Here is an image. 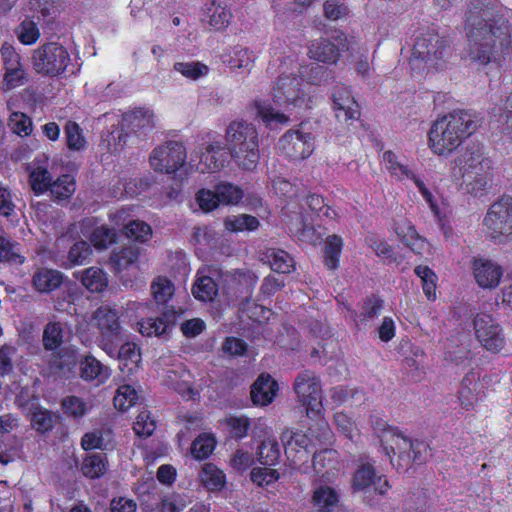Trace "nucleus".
I'll return each mask as SVG.
<instances>
[{"mask_svg": "<svg viewBox=\"0 0 512 512\" xmlns=\"http://www.w3.org/2000/svg\"><path fill=\"white\" fill-rule=\"evenodd\" d=\"M227 62L232 68H248L253 62V55L247 48L237 46Z\"/></svg>", "mask_w": 512, "mask_h": 512, "instance_id": "62", "label": "nucleus"}, {"mask_svg": "<svg viewBox=\"0 0 512 512\" xmlns=\"http://www.w3.org/2000/svg\"><path fill=\"white\" fill-rule=\"evenodd\" d=\"M139 248L136 246H127L119 251H113L109 263L116 272H120L132 264H134L139 257Z\"/></svg>", "mask_w": 512, "mask_h": 512, "instance_id": "33", "label": "nucleus"}, {"mask_svg": "<svg viewBox=\"0 0 512 512\" xmlns=\"http://www.w3.org/2000/svg\"><path fill=\"white\" fill-rule=\"evenodd\" d=\"M53 182L51 173L45 168L37 167L30 173L31 187L37 195L50 191Z\"/></svg>", "mask_w": 512, "mask_h": 512, "instance_id": "47", "label": "nucleus"}, {"mask_svg": "<svg viewBox=\"0 0 512 512\" xmlns=\"http://www.w3.org/2000/svg\"><path fill=\"white\" fill-rule=\"evenodd\" d=\"M173 68L185 78L193 81L206 76L209 72V67L199 61L176 62Z\"/></svg>", "mask_w": 512, "mask_h": 512, "instance_id": "44", "label": "nucleus"}, {"mask_svg": "<svg viewBox=\"0 0 512 512\" xmlns=\"http://www.w3.org/2000/svg\"><path fill=\"white\" fill-rule=\"evenodd\" d=\"M125 335L118 341L111 343V348L108 346L102 348L110 357H116L120 361H130L136 364L140 360V350L135 343L124 342Z\"/></svg>", "mask_w": 512, "mask_h": 512, "instance_id": "27", "label": "nucleus"}, {"mask_svg": "<svg viewBox=\"0 0 512 512\" xmlns=\"http://www.w3.org/2000/svg\"><path fill=\"white\" fill-rule=\"evenodd\" d=\"M33 69L42 76L59 77L65 73L76 74L80 70L73 63L68 50L58 42H47L33 51Z\"/></svg>", "mask_w": 512, "mask_h": 512, "instance_id": "4", "label": "nucleus"}, {"mask_svg": "<svg viewBox=\"0 0 512 512\" xmlns=\"http://www.w3.org/2000/svg\"><path fill=\"white\" fill-rule=\"evenodd\" d=\"M80 281L91 293H101L108 286L107 274L98 267H90L82 271Z\"/></svg>", "mask_w": 512, "mask_h": 512, "instance_id": "30", "label": "nucleus"}, {"mask_svg": "<svg viewBox=\"0 0 512 512\" xmlns=\"http://www.w3.org/2000/svg\"><path fill=\"white\" fill-rule=\"evenodd\" d=\"M28 81L29 77L23 64L18 67H11L5 70L3 76V85L5 90H12L26 84Z\"/></svg>", "mask_w": 512, "mask_h": 512, "instance_id": "54", "label": "nucleus"}, {"mask_svg": "<svg viewBox=\"0 0 512 512\" xmlns=\"http://www.w3.org/2000/svg\"><path fill=\"white\" fill-rule=\"evenodd\" d=\"M40 36L36 23L32 20L25 19L19 26L18 38L23 44H33Z\"/></svg>", "mask_w": 512, "mask_h": 512, "instance_id": "64", "label": "nucleus"}, {"mask_svg": "<svg viewBox=\"0 0 512 512\" xmlns=\"http://www.w3.org/2000/svg\"><path fill=\"white\" fill-rule=\"evenodd\" d=\"M483 224L495 240L512 236V197L504 195L495 201L489 207Z\"/></svg>", "mask_w": 512, "mask_h": 512, "instance_id": "9", "label": "nucleus"}, {"mask_svg": "<svg viewBox=\"0 0 512 512\" xmlns=\"http://www.w3.org/2000/svg\"><path fill=\"white\" fill-rule=\"evenodd\" d=\"M116 240L114 229L106 226L96 227L90 236V241L96 249L103 250L108 248Z\"/></svg>", "mask_w": 512, "mask_h": 512, "instance_id": "57", "label": "nucleus"}, {"mask_svg": "<svg viewBox=\"0 0 512 512\" xmlns=\"http://www.w3.org/2000/svg\"><path fill=\"white\" fill-rule=\"evenodd\" d=\"M94 319L100 333V346L111 348V343L118 341L125 335L119 323V315L115 309L101 306L95 311Z\"/></svg>", "mask_w": 512, "mask_h": 512, "instance_id": "15", "label": "nucleus"}, {"mask_svg": "<svg viewBox=\"0 0 512 512\" xmlns=\"http://www.w3.org/2000/svg\"><path fill=\"white\" fill-rule=\"evenodd\" d=\"M259 226V220L247 214L228 217L225 219V227L230 231H253Z\"/></svg>", "mask_w": 512, "mask_h": 512, "instance_id": "51", "label": "nucleus"}, {"mask_svg": "<svg viewBox=\"0 0 512 512\" xmlns=\"http://www.w3.org/2000/svg\"><path fill=\"white\" fill-rule=\"evenodd\" d=\"M154 127L153 112L145 108H137L126 112L122 116L120 126L114 127L109 133L107 141L114 145V150L122 148L127 141L129 133L142 134Z\"/></svg>", "mask_w": 512, "mask_h": 512, "instance_id": "8", "label": "nucleus"}, {"mask_svg": "<svg viewBox=\"0 0 512 512\" xmlns=\"http://www.w3.org/2000/svg\"><path fill=\"white\" fill-rule=\"evenodd\" d=\"M354 491H362L363 501L370 506L377 504L374 498L370 497L372 490L379 496H384L390 489L388 480L384 475H378L374 466L369 462L361 463L353 476Z\"/></svg>", "mask_w": 512, "mask_h": 512, "instance_id": "11", "label": "nucleus"}, {"mask_svg": "<svg viewBox=\"0 0 512 512\" xmlns=\"http://www.w3.org/2000/svg\"><path fill=\"white\" fill-rule=\"evenodd\" d=\"M8 125L12 132L19 136H28L32 132L31 118L21 112L12 113Z\"/></svg>", "mask_w": 512, "mask_h": 512, "instance_id": "61", "label": "nucleus"}, {"mask_svg": "<svg viewBox=\"0 0 512 512\" xmlns=\"http://www.w3.org/2000/svg\"><path fill=\"white\" fill-rule=\"evenodd\" d=\"M302 79L306 80L313 85H322L329 83L334 79V73L331 69L318 63H312L302 68Z\"/></svg>", "mask_w": 512, "mask_h": 512, "instance_id": "35", "label": "nucleus"}, {"mask_svg": "<svg viewBox=\"0 0 512 512\" xmlns=\"http://www.w3.org/2000/svg\"><path fill=\"white\" fill-rule=\"evenodd\" d=\"M92 247L90 243L84 240L75 241L69 248L67 255V267L74 265H83L92 255Z\"/></svg>", "mask_w": 512, "mask_h": 512, "instance_id": "42", "label": "nucleus"}, {"mask_svg": "<svg viewBox=\"0 0 512 512\" xmlns=\"http://www.w3.org/2000/svg\"><path fill=\"white\" fill-rule=\"evenodd\" d=\"M155 428V421L151 418V413L148 410L141 411L133 424L135 434L144 438L151 436Z\"/></svg>", "mask_w": 512, "mask_h": 512, "instance_id": "60", "label": "nucleus"}, {"mask_svg": "<svg viewBox=\"0 0 512 512\" xmlns=\"http://www.w3.org/2000/svg\"><path fill=\"white\" fill-rule=\"evenodd\" d=\"M215 439L208 434H200L191 445V454L195 459L207 458L215 448Z\"/></svg>", "mask_w": 512, "mask_h": 512, "instance_id": "49", "label": "nucleus"}, {"mask_svg": "<svg viewBox=\"0 0 512 512\" xmlns=\"http://www.w3.org/2000/svg\"><path fill=\"white\" fill-rule=\"evenodd\" d=\"M208 11L211 12L209 16V24L215 30H223L230 23L232 14L228 9H226V7H223L220 4L216 5L213 2L212 7L208 8Z\"/></svg>", "mask_w": 512, "mask_h": 512, "instance_id": "58", "label": "nucleus"}, {"mask_svg": "<svg viewBox=\"0 0 512 512\" xmlns=\"http://www.w3.org/2000/svg\"><path fill=\"white\" fill-rule=\"evenodd\" d=\"M65 141L69 150L81 151L86 147V140L80 126L73 121H68L64 128Z\"/></svg>", "mask_w": 512, "mask_h": 512, "instance_id": "45", "label": "nucleus"}, {"mask_svg": "<svg viewBox=\"0 0 512 512\" xmlns=\"http://www.w3.org/2000/svg\"><path fill=\"white\" fill-rule=\"evenodd\" d=\"M250 478L252 482L259 486L269 485L279 478V473L277 470L268 467H255L250 473Z\"/></svg>", "mask_w": 512, "mask_h": 512, "instance_id": "63", "label": "nucleus"}, {"mask_svg": "<svg viewBox=\"0 0 512 512\" xmlns=\"http://www.w3.org/2000/svg\"><path fill=\"white\" fill-rule=\"evenodd\" d=\"M331 100L339 121L346 122L360 116L359 107L346 86L335 85L331 92Z\"/></svg>", "mask_w": 512, "mask_h": 512, "instance_id": "18", "label": "nucleus"}, {"mask_svg": "<svg viewBox=\"0 0 512 512\" xmlns=\"http://www.w3.org/2000/svg\"><path fill=\"white\" fill-rule=\"evenodd\" d=\"M63 342V329L60 323L50 322L43 331V346L46 350H55Z\"/></svg>", "mask_w": 512, "mask_h": 512, "instance_id": "50", "label": "nucleus"}, {"mask_svg": "<svg viewBox=\"0 0 512 512\" xmlns=\"http://www.w3.org/2000/svg\"><path fill=\"white\" fill-rule=\"evenodd\" d=\"M62 282L63 275L56 270L43 268L38 270L33 276V285L41 293H49L57 289Z\"/></svg>", "mask_w": 512, "mask_h": 512, "instance_id": "28", "label": "nucleus"}, {"mask_svg": "<svg viewBox=\"0 0 512 512\" xmlns=\"http://www.w3.org/2000/svg\"><path fill=\"white\" fill-rule=\"evenodd\" d=\"M449 54V41L438 33L429 31L417 38L410 65L413 70H421L425 67L439 69Z\"/></svg>", "mask_w": 512, "mask_h": 512, "instance_id": "5", "label": "nucleus"}, {"mask_svg": "<svg viewBox=\"0 0 512 512\" xmlns=\"http://www.w3.org/2000/svg\"><path fill=\"white\" fill-rule=\"evenodd\" d=\"M278 391L277 382L269 374H261L251 386V399L255 405L270 404Z\"/></svg>", "mask_w": 512, "mask_h": 512, "instance_id": "22", "label": "nucleus"}, {"mask_svg": "<svg viewBox=\"0 0 512 512\" xmlns=\"http://www.w3.org/2000/svg\"><path fill=\"white\" fill-rule=\"evenodd\" d=\"M267 261L273 271L287 274L293 271V258L284 250L270 249L266 252Z\"/></svg>", "mask_w": 512, "mask_h": 512, "instance_id": "36", "label": "nucleus"}, {"mask_svg": "<svg viewBox=\"0 0 512 512\" xmlns=\"http://www.w3.org/2000/svg\"><path fill=\"white\" fill-rule=\"evenodd\" d=\"M312 500L314 505L318 507L317 512H343L339 505L338 493L329 486L316 488Z\"/></svg>", "mask_w": 512, "mask_h": 512, "instance_id": "25", "label": "nucleus"}, {"mask_svg": "<svg viewBox=\"0 0 512 512\" xmlns=\"http://www.w3.org/2000/svg\"><path fill=\"white\" fill-rule=\"evenodd\" d=\"M165 309L157 317H148L138 322L139 332L146 337L156 336L167 338L168 334L175 326L179 313L174 309Z\"/></svg>", "mask_w": 512, "mask_h": 512, "instance_id": "16", "label": "nucleus"}, {"mask_svg": "<svg viewBox=\"0 0 512 512\" xmlns=\"http://www.w3.org/2000/svg\"><path fill=\"white\" fill-rule=\"evenodd\" d=\"M287 458L293 463L303 462L308 457L310 439L301 431L286 429L280 436Z\"/></svg>", "mask_w": 512, "mask_h": 512, "instance_id": "19", "label": "nucleus"}, {"mask_svg": "<svg viewBox=\"0 0 512 512\" xmlns=\"http://www.w3.org/2000/svg\"><path fill=\"white\" fill-rule=\"evenodd\" d=\"M75 191V183L73 178L68 175H62L58 177L51 185V194L59 199L64 200L69 198Z\"/></svg>", "mask_w": 512, "mask_h": 512, "instance_id": "56", "label": "nucleus"}, {"mask_svg": "<svg viewBox=\"0 0 512 512\" xmlns=\"http://www.w3.org/2000/svg\"><path fill=\"white\" fill-rule=\"evenodd\" d=\"M78 362V355L75 350L62 348L57 354L53 355L51 365L60 371H71Z\"/></svg>", "mask_w": 512, "mask_h": 512, "instance_id": "48", "label": "nucleus"}, {"mask_svg": "<svg viewBox=\"0 0 512 512\" xmlns=\"http://www.w3.org/2000/svg\"><path fill=\"white\" fill-rule=\"evenodd\" d=\"M137 400V393L130 385H122L117 389L114 396V406L121 410L126 411L129 407L134 405Z\"/></svg>", "mask_w": 512, "mask_h": 512, "instance_id": "59", "label": "nucleus"}, {"mask_svg": "<svg viewBox=\"0 0 512 512\" xmlns=\"http://www.w3.org/2000/svg\"><path fill=\"white\" fill-rule=\"evenodd\" d=\"M456 166L462 174L469 173V170L487 172L493 170L492 160L483 153V147L478 142H470L464 151L455 159Z\"/></svg>", "mask_w": 512, "mask_h": 512, "instance_id": "17", "label": "nucleus"}, {"mask_svg": "<svg viewBox=\"0 0 512 512\" xmlns=\"http://www.w3.org/2000/svg\"><path fill=\"white\" fill-rule=\"evenodd\" d=\"M123 232L127 238L144 243L152 236V229L150 225L141 220H131L123 226Z\"/></svg>", "mask_w": 512, "mask_h": 512, "instance_id": "41", "label": "nucleus"}, {"mask_svg": "<svg viewBox=\"0 0 512 512\" xmlns=\"http://www.w3.org/2000/svg\"><path fill=\"white\" fill-rule=\"evenodd\" d=\"M343 247V240L338 235H330L327 237L324 247V264L334 270L338 267L339 257Z\"/></svg>", "mask_w": 512, "mask_h": 512, "instance_id": "38", "label": "nucleus"}, {"mask_svg": "<svg viewBox=\"0 0 512 512\" xmlns=\"http://www.w3.org/2000/svg\"><path fill=\"white\" fill-rule=\"evenodd\" d=\"M479 374L475 371L468 372L462 379L460 389L458 391V399L461 406L466 409H472L481 399L479 391Z\"/></svg>", "mask_w": 512, "mask_h": 512, "instance_id": "23", "label": "nucleus"}, {"mask_svg": "<svg viewBox=\"0 0 512 512\" xmlns=\"http://www.w3.org/2000/svg\"><path fill=\"white\" fill-rule=\"evenodd\" d=\"M107 468V457L103 453L86 454L80 464L81 473L89 479L101 478L106 473Z\"/></svg>", "mask_w": 512, "mask_h": 512, "instance_id": "26", "label": "nucleus"}, {"mask_svg": "<svg viewBox=\"0 0 512 512\" xmlns=\"http://www.w3.org/2000/svg\"><path fill=\"white\" fill-rule=\"evenodd\" d=\"M151 294L157 305L165 306L174 294V285L166 277H158L151 284Z\"/></svg>", "mask_w": 512, "mask_h": 512, "instance_id": "40", "label": "nucleus"}, {"mask_svg": "<svg viewBox=\"0 0 512 512\" xmlns=\"http://www.w3.org/2000/svg\"><path fill=\"white\" fill-rule=\"evenodd\" d=\"M388 447L390 455L387 456L398 470L406 469L411 464L420 465L428 457V445L424 441L411 440L398 430L395 432V438H390Z\"/></svg>", "mask_w": 512, "mask_h": 512, "instance_id": "7", "label": "nucleus"}, {"mask_svg": "<svg viewBox=\"0 0 512 512\" xmlns=\"http://www.w3.org/2000/svg\"><path fill=\"white\" fill-rule=\"evenodd\" d=\"M243 170L253 171L259 162L258 133L253 124L233 121L226 129V144L215 141L201 153L202 172H214L224 167L227 157Z\"/></svg>", "mask_w": 512, "mask_h": 512, "instance_id": "2", "label": "nucleus"}, {"mask_svg": "<svg viewBox=\"0 0 512 512\" xmlns=\"http://www.w3.org/2000/svg\"><path fill=\"white\" fill-rule=\"evenodd\" d=\"M80 376L85 381L104 383L111 374L109 367L103 365L92 355H85L79 360Z\"/></svg>", "mask_w": 512, "mask_h": 512, "instance_id": "24", "label": "nucleus"}, {"mask_svg": "<svg viewBox=\"0 0 512 512\" xmlns=\"http://www.w3.org/2000/svg\"><path fill=\"white\" fill-rule=\"evenodd\" d=\"M279 147L293 160L305 159L313 152L314 137L301 124L298 130H289L279 139Z\"/></svg>", "mask_w": 512, "mask_h": 512, "instance_id": "14", "label": "nucleus"}, {"mask_svg": "<svg viewBox=\"0 0 512 512\" xmlns=\"http://www.w3.org/2000/svg\"><path fill=\"white\" fill-rule=\"evenodd\" d=\"M481 117L471 110H453L437 119L430 128L429 147L439 156H449L480 126Z\"/></svg>", "mask_w": 512, "mask_h": 512, "instance_id": "3", "label": "nucleus"}, {"mask_svg": "<svg viewBox=\"0 0 512 512\" xmlns=\"http://www.w3.org/2000/svg\"><path fill=\"white\" fill-rule=\"evenodd\" d=\"M475 335L481 345L488 351L500 352L505 345L502 328L491 315L480 313L473 320Z\"/></svg>", "mask_w": 512, "mask_h": 512, "instance_id": "13", "label": "nucleus"}, {"mask_svg": "<svg viewBox=\"0 0 512 512\" xmlns=\"http://www.w3.org/2000/svg\"><path fill=\"white\" fill-rule=\"evenodd\" d=\"M203 485L211 491L221 490L225 486V474L212 463H206L199 473Z\"/></svg>", "mask_w": 512, "mask_h": 512, "instance_id": "34", "label": "nucleus"}, {"mask_svg": "<svg viewBox=\"0 0 512 512\" xmlns=\"http://www.w3.org/2000/svg\"><path fill=\"white\" fill-rule=\"evenodd\" d=\"M219 204H237L243 197V191L236 185L220 182L215 186Z\"/></svg>", "mask_w": 512, "mask_h": 512, "instance_id": "46", "label": "nucleus"}, {"mask_svg": "<svg viewBox=\"0 0 512 512\" xmlns=\"http://www.w3.org/2000/svg\"><path fill=\"white\" fill-rule=\"evenodd\" d=\"M61 407L64 414L74 419H80L88 412V406L81 398L77 396H67L62 399Z\"/></svg>", "mask_w": 512, "mask_h": 512, "instance_id": "53", "label": "nucleus"}, {"mask_svg": "<svg viewBox=\"0 0 512 512\" xmlns=\"http://www.w3.org/2000/svg\"><path fill=\"white\" fill-rule=\"evenodd\" d=\"M463 190L474 197H482L488 193L493 183V170L487 172L469 170L462 174Z\"/></svg>", "mask_w": 512, "mask_h": 512, "instance_id": "21", "label": "nucleus"}, {"mask_svg": "<svg viewBox=\"0 0 512 512\" xmlns=\"http://www.w3.org/2000/svg\"><path fill=\"white\" fill-rule=\"evenodd\" d=\"M473 272L477 284L487 289L496 288L503 276L502 267L496 262L485 258L474 259Z\"/></svg>", "mask_w": 512, "mask_h": 512, "instance_id": "20", "label": "nucleus"}, {"mask_svg": "<svg viewBox=\"0 0 512 512\" xmlns=\"http://www.w3.org/2000/svg\"><path fill=\"white\" fill-rule=\"evenodd\" d=\"M468 58L480 65H502L512 59L509 21L481 0L471 2L466 14Z\"/></svg>", "mask_w": 512, "mask_h": 512, "instance_id": "1", "label": "nucleus"}, {"mask_svg": "<svg viewBox=\"0 0 512 512\" xmlns=\"http://www.w3.org/2000/svg\"><path fill=\"white\" fill-rule=\"evenodd\" d=\"M0 262L22 264L24 257L20 255L19 244L0 237Z\"/></svg>", "mask_w": 512, "mask_h": 512, "instance_id": "52", "label": "nucleus"}, {"mask_svg": "<svg viewBox=\"0 0 512 512\" xmlns=\"http://www.w3.org/2000/svg\"><path fill=\"white\" fill-rule=\"evenodd\" d=\"M415 274L421 279L422 288L428 299H435L436 274L428 266L418 265L414 269Z\"/></svg>", "mask_w": 512, "mask_h": 512, "instance_id": "55", "label": "nucleus"}, {"mask_svg": "<svg viewBox=\"0 0 512 512\" xmlns=\"http://www.w3.org/2000/svg\"><path fill=\"white\" fill-rule=\"evenodd\" d=\"M294 391L306 409L308 417L318 416L322 408V389L319 378L314 372H300L294 381Z\"/></svg>", "mask_w": 512, "mask_h": 512, "instance_id": "10", "label": "nucleus"}, {"mask_svg": "<svg viewBox=\"0 0 512 512\" xmlns=\"http://www.w3.org/2000/svg\"><path fill=\"white\" fill-rule=\"evenodd\" d=\"M280 447L275 439H267L257 450L258 461L266 466L275 465L280 458Z\"/></svg>", "mask_w": 512, "mask_h": 512, "instance_id": "43", "label": "nucleus"}, {"mask_svg": "<svg viewBox=\"0 0 512 512\" xmlns=\"http://www.w3.org/2000/svg\"><path fill=\"white\" fill-rule=\"evenodd\" d=\"M271 96L276 105L286 109L310 107L303 79L294 74L280 75L272 86Z\"/></svg>", "mask_w": 512, "mask_h": 512, "instance_id": "6", "label": "nucleus"}, {"mask_svg": "<svg viewBox=\"0 0 512 512\" xmlns=\"http://www.w3.org/2000/svg\"><path fill=\"white\" fill-rule=\"evenodd\" d=\"M31 426L39 433H46L53 429L57 415L39 405H32L29 412Z\"/></svg>", "mask_w": 512, "mask_h": 512, "instance_id": "29", "label": "nucleus"}, {"mask_svg": "<svg viewBox=\"0 0 512 512\" xmlns=\"http://www.w3.org/2000/svg\"><path fill=\"white\" fill-rule=\"evenodd\" d=\"M218 292V284L212 276H203L196 280L192 287L193 296L203 302L212 301Z\"/></svg>", "mask_w": 512, "mask_h": 512, "instance_id": "37", "label": "nucleus"}, {"mask_svg": "<svg viewBox=\"0 0 512 512\" xmlns=\"http://www.w3.org/2000/svg\"><path fill=\"white\" fill-rule=\"evenodd\" d=\"M371 427L376 434V436L380 439L381 447L386 455H390L388 450V443L390 442V438H395V432L398 430L397 428L390 426L387 424L385 420L377 415H371Z\"/></svg>", "mask_w": 512, "mask_h": 512, "instance_id": "39", "label": "nucleus"}, {"mask_svg": "<svg viewBox=\"0 0 512 512\" xmlns=\"http://www.w3.org/2000/svg\"><path fill=\"white\" fill-rule=\"evenodd\" d=\"M186 157V149L182 143L169 141L153 150L150 165L155 171L171 174L184 165Z\"/></svg>", "mask_w": 512, "mask_h": 512, "instance_id": "12", "label": "nucleus"}, {"mask_svg": "<svg viewBox=\"0 0 512 512\" xmlns=\"http://www.w3.org/2000/svg\"><path fill=\"white\" fill-rule=\"evenodd\" d=\"M310 58L323 63H335L340 55L339 48L328 39H320L309 48Z\"/></svg>", "mask_w": 512, "mask_h": 512, "instance_id": "31", "label": "nucleus"}, {"mask_svg": "<svg viewBox=\"0 0 512 512\" xmlns=\"http://www.w3.org/2000/svg\"><path fill=\"white\" fill-rule=\"evenodd\" d=\"M344 307L349 312L350 318L358 325V320L363 322L374 319L383 308V300L374 295L367 297L363 302L360 314L347 305H344Z\"/></svg>", "mask_w": 512, "mask_h": 512, "instance_id": "32", "label": "nucleus"}]
</instances>
